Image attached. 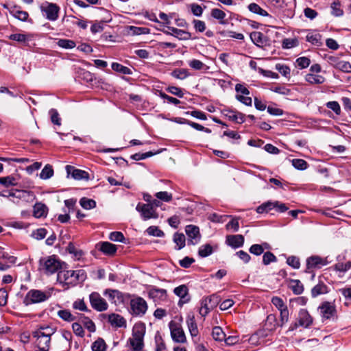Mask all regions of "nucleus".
<instances>
[{
    "label": "nucleus",
    "mask_w": 351,
    "mask_h": 351,
    "mask_svg": "<svg viewBox=\"0 0 351 351\" xmlns=\"http://www.w3.org/2000/svg\"><path fill=\"white\" fill-rule=\"evenodd\" d=\"M86 278L84 270H66L61 269L57 275V281L62 285L64 289H69V286H75L79 282H83Z\"/></svg>",
    "instance_id": "obj_1"
},
{
    "label": "nucleus",
    "mask_w": 351,
    "mask_h": 351,
    "mask_svg": "<svg viewBox=\"0 0 351 351\" xmlns=\"http://www.w3.org/2000/svg\"><path fill=\"white\" fill-rule=\"evenodd\" d=\"M56 332V328L49 326H40L33 332V337L36 339V345L38 351H49L50 348L51 336Z\"/></svg>",
    "instance_id": "obj_2"
},
{
    "label": "nucleus",
    "mask_w": 351,
    "mask_h": 351,
    "mask_svg": "<svg viewBox=\"0 0 351 351\" xmlns=\"http://www.w3.org/2000/svg\"><path fill=\"white\" fill-rule=\"evenodd\" d=\"M64 263H62L56 256L44 257L39 261V269L47 275L58 273Z\"/></svg>",
    "instance_id": "obj_3"
},
{
    "label": "nucleus",
    "mask_w": 351,
    "mask_h": 351,
    "mask_svg": "<svg viewBox=\"0 0 351 351\" xmlns=\"http://www.w3.org/2000/svg\"><path fill=\"white\" fill-rule=\"evenodd\" d=\"M145 328L142 325H135L133 328L132 336L128 339V343L133 351H142L144 343L143 339Z\"/></svg>",
    "instance_id": "obj_4"
},
{
    "label": "nucleus",
    "mask_w": 351,
    "mask_h": 351,
    "mask_svg": "<svg viewBox=\"0 0 351 351\" xmlns=\"http://www.w3.org/2000/svg\"><path fill=\"white\" fill-rule=\"evenodd\" d=\"M51 296V291H43L38 289H31L25 295L23 304L29 306L47 301Z\"/></svg>",
    "instance_id": "obj_5"
},
{
    "label": "nucleus",
    "mask_w": 351,
    "mask_h": 351,
    "mask_svg": "<svg viewBox=\"0 0 351 351\" xmlns=\"http://www.w3.org/2000/svg\"><path fill=\"white\" fill-rule=\"evenodd\" d=\"M130 313L133 316L143 317L147 312L148 306L147 302L141 297L136 296L130 302Z\"/></svg>",
    "instance_id": "obj_6"
},
{
    "label": "nucleus",
    "mask_w": 351,
    "mask_h": 351,
    "mask_svg": "<svg viewBox=\"0 0 351 351\" xmlns=\"http://www.w3.org/2000/svg\"><path fill=\"white\" fill-rule=\"evenodd\" d=\"M8 196L12 197L10 200L15 204H18L19 200L25 202H32L36 199L34 192L25 190H14V191L9 192Z\"/></svg>",
    "instance_id": "obj_7"
},
{
    "label": "nucleus",
    "mask_w": 351,
    "mask_h": 351,
    "mask_svg": "<svg viewBox=\"0 0 351 351\" xmlns=\"http://www.w3.org/2000/svg\"><path fill=\"white\" fill-rule=\"evenodd\" d=\"M219 297L215 294L204 298L201 302L199 314L202 317L206 316L210 310L213 309L219 304Z\"/></svg>",
    "instance_id": "obj_8"
},
{
    "label": "nucleus",
    "mask_w": 351,
    "mask_h": 351,
    "mask_svg": "<svg viewBox=\"0 0 351 351\" xmlns=\"http://www.w3.org/2000/svg\"><path fill=\"white\" fill-rule=\"evenodd\" d=\"M40 8L41 12L49 21H54L58 19L60 8L57 4L45 2Z\"/></svg>",
    "instance_id": "obj_9"
},
{
    "label": "nucleus",
    "mask_w": 351,
    "mask_h": 351,
    "mask_svg": "<svg viewBox=\"0 0 351 351\" xmlns=\"http://www.w3.org/2000/svg\"><path fill=\"white\" fill-rule=\"evenodd\" d=\"M148 296L152 299L156 303H160L165 302L167 299V290L165 289H160L155 286H150L147 291Z\"/></svg>",
    "instance_id": "obj_10"
},
{
    "label": "nucleus",
    "mask_w": 351,
    "mask_h": 351,
    "mask_svg": "<svg viewBox=\"0 0 351 351\" xmlns=\"http://www.w3.org/2000/svg\"><path fill=\"white\" fill-rule=\"evenodd\" d=\"M91 306L97 311L101 312L108 309V305L106 300L97 292L89 295Z\"/></svg>",
    "instance_id": "obj_11"
},
{
    "label": "nucleus",
    "mask_w": 351,
    "mask_h": 351,
    "mask_svg": "<svg viewBox=\"0 0 351 351\" xmlns=\"http://www.w3.org/2000/svg\"><path fill=\"white\" fill-rule=\"evenodd\" d=\"M313 323V318L306 309H301L298 314V323L295 322L291 326L290 330H293L298 326L308 328Z\"/></svg>",
    "instance_id": "obj_12"
},
{
    "label": "nucleus",
    "mask_w": 351,
    "mask_h": 351,
    "mask_svg": "<svg viewBox=\"0 0 351 351\" xmlns=\"http://www.w3.org/2000/svg\"><path fill=\"white\" fill-rule=\"evenodd\" d=\"M136 209L141 213V216L144 220H147L151 218H158V215L153 208V205L138 203Z\"/></svg>",
    "instance_id": "obj_13"
},
{
    "label": "nucleus",
    "mask_w": 351,
    "mask_h": 351,
    "mask_svg": "<svg viewBox=\"0 0 351 351\" xmlns=\"http://www.w3.org/2000/svg\"><path fill=\"white\" fill-rule=\"evenodd\" d=\"M167 29L168 30L165 28L160 29L165 34L173 36L179 40H187L191 39V34L189 32L170 26H167Z\"/></svg>",
    "instance_id": "obj_14"
},
{
    "label": "nucleus",
    "mask_w": 351,
    "mask_h": 351,
    "mask_svg": "<svg viewBox=\"0 0 351 351\" xmlns=\"http://www.w3.org/2000/svg\"><path fill=\"white\" fill-rule=\"evenodd\" d=\"M185 232L189 237L188 245L197 244L201 238L199 229L197 226L194 225H188L185 228Z\"/></svg>",
    "instance_id": "obj_15"
},
{
    "label": "nucleus",
    "mask_w": 351,
    "mask_h": 351,
    "mask_svg": "<svg viewBox=\"0 0 351 351\" xmlns=\"http://www.w3.org/2000/svg\"><path fill=\"white\" fill-rule=\"evenodd\" d=\"M173 293L180 298V301L178 302L180 306L187 303L190 300V297L189 296V289L185 285H182L176 287L173 290Z\"/></svg>",
    "instance_id": "obj_16"
},
{
    "label": "nucleus",
    "mask_w": 351,
    "mask_h": 351,
    "mask_svg": "<svg viewBox=\"0 0 351 351\" xmlns=\"http://www.w3.org/2000/svg\"><path fill=\"white\" fill-rule=\"evenodd\" d=\"M222 114L228 118L229 120L237 123H242L245 121V114L229 108L222 110Z\"/></svg>",
    "instance_id": "obj_17"
},
{
    "label": "nucleus",
    "mask_w": 351,
    "mask_h": 351,
    "mask_svg": "<svg viewBox=\"0 0 351 351\" xmlns=\"http://www.w3.org/2000/svg\"><path fill=\"white\" fill-rule=\"evenodd\" d=\"M320 313L324 319L332 317L336 313L335 306L329 302H324L319 306Z\"/></svg>",
    "instance_id": "obj_18"
},
{
    "label": "nucleus",
    "mask_w": 351,
    "mask_h": 351,
    "mask_svg": "<svg viewBox=\"0 0 351 351\" xmlns=\"http://www.w3.org/2000/svg\"><path fill=\"white\" fill-rule=\"evenodd\" d=\"M326 264L327 261L325 259L317 256H311L306 260L307 269H310L311 268H321Z\"/></svg>",
    "instance_id": "obj_19"
},
{
    "label": "nucleus",
    "mask_w": 351,
    "mask_h": 351,
    "mask_svg": "<svg viewBox=\"0 0 351 351\" xmlns=\"http://www.w3.org/2000/svg\"><path fill=\"white\" fill-rule=\"evenodd\" d=\"M226 243L233 248L242 247L244 243V237L241 234L228 235Z\"/></svg>",
    "instance_id": "obj_20"
},
{
    "label": "nucleus",
    "mask_w": 351,
    "mask_h": 351,
    "mask_svg": "<svg viewBox=\"0 0 351 351\" xmlns=\"http://www.w3.org/2000/svg\"><path fill=\"white\" fill-rule=\"evenodd\" d=\"M108 322L110 323V324L112 326L115 327H126V321L125 318L115 313H112L108 315Z\"/></svg>",
    "instance_id": "obj_21"
},
{
    "label": "nucleus",
    "mask_w": 351,
    "mask_h": 351,
    "mask_svg": "<svg viewBox=\"0 0 351 351\" xmlns=\"http://www.w3.org/2000/svg\"><path fill=\"white\" fill-rule=\"evenodd\" d=\"M66 169L68 173H71L72 178H73L75 180H88V173L83 170L74 169L73 167H71V166L67 165Z\"/></svg>",
    "instance_id": "obj_22"
},
{
    "label": "nucleus",
    "mask_w": 351,
    "mask_h": 351,
    "mask_svg": "<svg viewBox=\"0 0 351 351\" xmlns=\"http://www.w3.org/2000/svg\"><path fill=\"white\" fill-rule=\"evenodd\" d=\"M171 335L173 340L176 342L184 343L186 341V337L181 327L171 328Z\"/></svg>",
    "instance_id": "obj_23"
},
{
    "label": "nucleus",
    "mask_w": 351,
    "mask_h": 351,
    "mask_svg": "<svg viewBox=\"0 0 351 351\" xmlns=\"http://www.w3.org/2000/svg\"><path fill=\"white\" fill-rule=\"evenodd\" d=\"M186 324L189 330L192 337H197L199 332L197 326L195 319V316L192 314H189L186 317Z\"/></svg>",
    "instance_id": "obj_24"
},
{
    "label": "nucleus",
    "mask_w": 351,
    "mask_h": 351,
    "mask_svg": "<svg viewBox=\"0 0 351 351\" xmlns=\"http://www.w3.org/2000/svg\"><path fill=\"white\" fill-rule=\"evenodd\" d=\"M99 250L106 255H113L117 252L115 245L109 242H101L99 243Z\"/></svg>",
    "instance_id": "obj_25"
},
{
    "label": "nucleus",
    "mask_w": 351,
    "mask_h": 351,
    "mask_svg": "<svg viewBox=\"0 0 351 351\" xmlns=\"http://www.w3.org/2000/svg\"><path fill=\"white\" fill-rule=\"evenodd\" d=\"M305 80L311 84H322L325 82V77L315 73H308L305 75Z\"/></svg>",
    "instance_id": "obj_26"
},
{
    "label": "nucleus",
    "mask_w": 351,
    "mask_h": 351,
    "mask_svg": "<svg viewBox=\"0 0 351 351\" xmlns=\"http://www.w3.org/2000/svg\"><path fill=\"white\" fill-rule=\"evenodd\" d=\"M253 43L258 47H263L265 44V39L263 33L260 32H253L250 35Z\"/></svg>",
    "instance_id": "obj_27"
},
{
    "label": "nucleus",
    "mask_w": 351,
    "mask_h": 351,
    "mask_svg": "<svg viewBox=\"0 0 351 351\" xmlns=\"http://www.w3.org/2000/svg\"><path fill=\"white\" fill-rule=\"evenodd\" d=\"M328 292V287L323 282H319L311 289V295L316 298L319 295L325 294Z\"/></svg>",
    "instance_id": "obj_28"
},
{
    "label": "nucleus",
    "mask_w": 351,
    "mask_h": 351,
    "mask_svg": "<svg viewBox=\"0 0 351 351\" xmlns=\"http://www.w3.org/2000/svg\"><path fill=\"white\" fill-rule=\"evenodd\" d=\"M47 207L42 203H36L34 206V216L40 218L47 215Z\"/></svg>",
    "instance_id": "obj_29"
},
{
    "label": "nucleus",
    "mask_w": 351,
    "mask_h": 351,
    "mask_svg": "<svg viewBox=\"0 0 351 351\" xmlns=\"http://www.w3.org/2000/svg\"><path fill=\"white\" fill-rule=\"evenodd\" d=\"M306 40L313 45H322V36L317 32H310L306 35Z\"/></svg>",
    "instance_id": "obj_30"
},
{
    "label": "nucleus",
    "mask_w": 351,
    "mask_h": 351,
    "mask_svg": "<svg viewBox=\"0 0 351 351\" xmlns=\"http://www.w3.org/2000/svg\"><path fill=\"white\" fill-rule=\"evenodd\" d=\"M276 205V203H275V202H269H269H265L257 207L256 212L258 213H268L271 210L275 208Z\"/></svg>",
    "instance_id": "obj_31"
},
{
    "label": "nucleus",
    "mask_w": 351,
    "mask_h": 351,
    "mask_svg": "<svg viewBox=\"0 0 351 351\" xmlns=\"http://www.w3.org/2000/svg\"><path fill=\"white\" fill-rule=\"evenodd\" d=\"M289 287L296 295L301 294L304 291L303 285L299 280H291Z\"/></svg>",
    "instance_id": "obj_32"
},
{
    "label": "nucleus",
    "mask_w": 351,
    "mask_h": 351,
    "mask_svg": "<svg viewBox=\"0 0 351 351\" xmlns=\"http://www.w3.org/2000/svg\"><path fill=\"white\" fill-rule=\"evenodd\" d=\"M173 241L178 246L177 250H181L185 246V236L182 233L176 232L173 235Z\"/></svg>",
    "instance_id": "obj_33"
},
{
    "label": "nucleus",
    "mask_w": 351,
    "mask_h": 351,
    "mask_svg": "<svg viewBox=\"0 0 351 351\" xmlns=\"http://www.w3.org/2000/svg\"><path fill=\"white\" fill-rule=\"evenodd\" d=\"M248 9L250 12L263 16H267L269 15L266 10L261 8L257 3H250L248 5Z\"/></svg>",
    "instance_id": "obj_34"
},
{
    "label": "nucleus",
    "mask_w": 351,
    "mask_h": 351,
    "mask_svg": "<svg viewBox=\"0 0 351 351\" xmlns=\"http://www.w3.org/2000/svg\"><path fill=\"white\" fill-rule=\"evenodd\" d=\"M57 315L62 319L71 322L75 319V317L67 309L60 310L58 311Z\"/></svg>",
    "instance_id": "obj_35"
},
{
    "label": "nucleus",
    "mask_w": 351,
    "mask_h": 351,
    "mask_svg": "<svg viewBox=\"0 0 351 351\" xmlns=\"http://www.w3.org/2000/svg\"><path fill=\"white\" fill-rule=\"evenodd\" d=\"M0 184L5 187L16 186L17 184V179L12 176L0 178Z\"/></svg>",
    "instance_id": "obj_36"
},
{
    "label": "nucleus",
    "mask_w": 351,
    "mask_h": 351,
    "mask_svg": "<svg viewBox=\"0 0 351 351\" xmlns=\"http://www.w3.org/2000/svg\"><path fill=\"white\" fill-rule=\"evenodd\" d=\"M212 17H213L215 19L219 20V23L221 24H226V22L223 21L224 18L226 17V13L222 11L221 10H219L218 8H214L211 10L210 13Z\"/></svg>",
    "instance_id": "obj_37"
},
{
    "label": "nucleus",
    "mask_w": 351,
    "mask_h": 351,
    "mask_svg": "<svg viewBox=\"0 0 351 351\" xmlns=\"http://www.w3.org/2000/svg\"><path fill=\"white\" fill-rule=\"evenodd\" d=\"M111 66L114 71L119 72L123 74L131 75L132 73L130 68L125 66L117 62H113Z\"/></svg>",
    "instance_id": "obj_38"
},
{
    "label": "nucleus",
    "mask_w": 351,
    "mask_h": 351,
    "mask_svg": "<svg viewBox=\"0 0 351 351\" xmlns=\"http://www.w3.org/2000/svg\"><path fill=\"white\" fill-rule=\"evenodd\" d=\"M212 336L215 341H223L226 337V335L221 327L215 326L213 328Z\"/></svg>",
    "instance_id": "obj_39"
},
{
    "label": "nucleus",
    "mask_w": 351,
    "mask_h": 351,
    "mask_svg": "<svg viewBox=\"0 0 351 351\" xmlns=\"http://www.w3.org/2000/svg\"><path fill=\"white\" fill-rule=\"evenodd\" d=\"M91 348L93 351H106V344L103 339L99 338L92 344Z\"/></svg>",
    "instance_id": "obj_40"
},
{
    "label": "nucleus",
    "mask_w": 351,
    "mask_h": 351,
    "mask_svg": "<svg viewBox=\"0 0 351 351\" xmlns=\"http://www.w3.org/2000/svg\"><path fill=\"white\" fill-rule=\"evenodd\" d=\"M171 76L179 80H184L189 76V73L186 69H177L173 70L171 73Z\"/></svg>",
    "instance_id": "obj_41"
},
{
    "label": "nucleus",
    "mask_w": 351,
    "mask_h": 351,
    "mask_svg": "<svg viewBox=\"0 0 351 351\" xmlns=\"http://www.w3.org/2000/svg\"><path fill=\"white\" fill-rule=\"evenodd\" d=\"M213 253V247L210 244H205L199 247L198 254L201 257H206Z\"/></svg>",
    "instance_id": "obj_42"
},
{
    "label": "nucleus",
    "mask_w": 351,
    "mask_h": 351,
    "mask_svg": "<svg viewBox=\"0 0 351 351\" xmlns=\"http://www.w3.org/2000/svg\"><path fill=\"white\" fill-rule=\"evenodd\" d=\"M53 175V170L52 167L49 165H47L41 171L40 177L41 179L46 180L50 178Z\"/></svg>",
    "instance_id": "obj_43"
},
{
    "label": "nucleus",
    "mask_w": 351,
    "mask_h": 351,
    "mask_svg": "<svg viewBox=\"0 0 351 351\" xmlns=\"http://www.w3.org/2000/svg\"><path fill=\"white\" fill-rule=\"evenodd\" d=\"M146 232L149 235L157 237H162L165 235L163 231H162L160 229H159L158 227L154 226H149L146 230Z\"/></svg>",
    "instance_id": "obj_44"
},
{
    "label": "nucleus",
    "mask_w": 351,
    "mask_h": 351,
    "mask_svg": "<svg viewBox=\"0 0 351 351\" xmlns=\"http://www.w3.org/2000/svg\"><path fill=\"white\" fill-rule=\"evenodd\" d=\"M81 206L85 209H91L96 206V202L93 199L83 197L80 199Z\"/></svg>",
    "instance_id": "obj_45"
},
{
    "label": "nucleus",
    "mask_w": 351,
    "mask_h": 351,
    "mask_svg": "<svg viewBox=\"0 0 351 351\" xmlns=\"http://www.w3.org/2000/svg\"><path fill=\"white\" fill-rule=\"evenodd\" d=\"M341 3L339 1H335L331 4L332 14L335 16H341L343 14V10L340 8Z\"/></svg>",
    "instance_id": "obj_46"
},
{
    "label": "nucleus",
    "mask_w": 351,
    "mask_h": 351,
    "mask_svg": "<svg viewBox=\"0 0 351 351\" xmlns=\"http://www.w3.org/2000/svg\"><path fill=\"white\" fill-rule=\"evenodd\" d=\"M58 45L64 49H73L75 47V43L71 40L60 39L58 41Z\"/></svg>",
    "instance_id": "obj_47"
},
{
    "label": "nucleus",
    "mask_w": 351,
    "mask_h": 351,
    "mask_svg": "<svg viewBox=\"0 0 351 351\" xmlns=\"http://www.w3.org/2000/svg\"><path fill=\"white\" fill-rule=\"evenodd\" d=\"M292 165L297 169L304 170L307 168L308 164L303 159H293L291 160Z\"/></svg>",
    "instance_id": "obj_48"
},
{
    "label": "nucleus",
    "mask_w": 351,
    "mask_h": 351,
    "mask_svg": "<svg viewBox=\"0 0 351 351\" xmlns=\"http://www.w3.org/2000/svg\"><path fill=\"white\" fill-rule=\"evenodd\" d=\"M335 269L338 271L346 272L351 268V261L346 263H338L334 265Z\"/></svg>",
    "instance_id": "obj_49"
},
{
    "label": "nucleus",
    "mask_w": 351,
    "mask_h": 351,
    "mask_svg": "<svg viewBox=\"0 0 351 351\" xmlns=\"http://www.w3.org/2000/svg\"><path fill=\"white\" fill-rule=\"evenodd\" d=\"M276 261L277 258L275 255L270 252H267L263 254V263L265 265H267L272 262H276Z\"/></svg>",
    "instance_id": "obj_50"
},
{
    "label": "nucleus",
    "mask_w": 351,
    "mask_h": 351,
    "mask_svg": "<svg viewBox=\"0 0 351 351\" xmlns=\"http://www.w3.org/2000/svg\"><path fill=\"white\" fill-rule=\"evenodd\" d=\"M337 69L347 73H351V64L348 61L341 60Z\"/></svg>",
    "instance_id": "obj_51"
},
{
    "label": "nucleus",
    "mask_w": 351,
    "mask_h": 351,
    "mask_svg": "<svg viewBox=\"0 0 351 351\" xmlns=\"http://www.w3.org/2000/svg\"><path fill=\"white\" fill-rule=\"evenodd\" d=\"M310 63V59L306 57H300L296 60V64L301 69L307 68Z\"/></svg>",
    "instance_id": "obj_52"
},
{
    "label": "nucleus",
    "mask_w": 351,
    "mask_h": 351,
    "mask_svg": "<svg viewBox=\"0 0 351 351\" xmlns=\"http://www.w3.org/2000/svg\"><path fill=\"white\" fill-rule=\"evenodd\" d=\"M73 308L76 310L81 311H88V308L84 301V300L78 299L75 300L73 304Z\"/></svg>",
    "instance_id": "obj_53"
},
{
    "label": "nucleus",
    "mask_w": 351,
    "mask_h": 351,
    "mask_svg": "<svg viewBox=\"0 0 351 351\" xmlns=\"http://www.w3.org/2000/svg\"><path fill=\"white\" fill-rule=\"evenodd\" d=\"M50 116H51V122L57 125H60V118L59 117V114L58 111L56 109H51L49 112Z\"/></svg>",
    "instance_id": "obj_54"
},
{
    "label": "nucleus",
    "mask_w": 351,
    "mask_h": 351,
    "mask_svg": "<svg viewBox=\"0 0 351 351\" xmlns=\"http://www.w3.org/2000/svg\"><path fill=\"white\" fill-rule=\"evenodd\" d=\"M47 235V230L45 228H38L32 233V237L37 240L44 239Z\"/></svg>",
    "instance_id": "obj_55"
},
{
    "label": "nucleus",
    "mask_w": 351,
    "mask_h": 351,
    "mask_svg": "<svg viewBox=\"0 0 351 351\" xmlns=\"http://www.w3.org/2000/svg\"><path fill=\"white\" fill-rule=\"evenodd\" d=\"M298 40L295 38H285L282 41V47L284 49H291L298 45Z\"/></svg>",
    "instance_id": "obj_56"
},
{
    "label": "nucleus",
    "mask_w": 351,
    "mask_h": 351,
    "mask_svg": "<svg viewBox=\"0 0 351 351\" xmlns=\"http://www.w3.org/2000/svg\"><path fill=\"white\" fill-rule=\"evenodd\" d=\"M154 154H155V153H153L152 152H145V153H143V154L136 153V154L132 155L131 158L134 160H141L145 159L148 157H151V156H154Z\"/></svg>",
    "instance_id": "obj_57"
},
{
    "label": "nucleus",
    "mask_w": 351,
    "mask_h": 351,
    "mask_svg": "<svg viewBox=\"0 0 351 351\" xmlns=\"http://www.w3.org/2000/svg\"><path fill=\"white\" fill-rule=\"evenodd\" d=\"M287 263L294 269H299L300 266L299 258L294 256L288 257L287 259Z\"/></svg>",
    "instance_id": "obj_58"
},
{
    "label": "nucleus",
    "mask_w": 351,
    "mask_h": 351,
    "mask_svg": "<svg viewBox=\"0 0 351 351\" xmlns=\"http://www.w3.org/2000/svg\"><path fill=\"white\" fill-rule=\"evenodd\" d=\"M271 302L279 311L287 307L283 300L277 296L272 298Z\"/></svg>",
    "instance_id": "obj_59"
},
{
    "label": "nucleus",
    "mask_w": 351,
    "mask_h": 351,
    "mask_svg": "<svg viewBox=\"0 0 351 351\" xmlns=\"http://www.w3.org/2000/svg\"><path fill=\"white\" fill-rule=\"evenodd\" d=\"M156 197L164 202H168L172 199V195L167 191H161L156 193Z\"/></svg>",
    "instance_id": "obj_60"
},
{
    "label": "nucleus",
    "mask_w": 351,
    "mask_h": 351,
    "mask_svg": "<svg viewBox=\"0 0 351 351\" xmlns=\"http://www.w3.org/2000/svg\"><path fill=\"white\" fill-rule=\"evenodd\" d=\"M109 239L112 241L124 242L125 237L121 232H112L110 234Z\"/></svg>",
    "instance_id": "obj_61"
},
{
    "label": "nucleus",
    "mask_w": 351,
    "mask_h": 351,
    "mask_svg": "<svg viewBox=\"0 0 351 351\" xmlns=\"http://www.w3.org/2000/svg\"><path fill=\"white\" fill-rule=\"evenodd\" d=\"M72 329L73 332L80 337H83L84 336V330L81 324L79 323L75 322L72 324Z\"/></svg>",
    "instance_id": "obj_62"
},
{
    "label": "nucleus",
    "mask_w": 351,
    "mask_h": 351,
    "mask_svg": "<svg viewBox=\"0 0 351 351\" xmlns=\"http://www.w3.org/2000/svg\"><path fill=\"white\" fill-rule=\"evenodd\" d=\"M276 69L285 77H287L290 74V69L285 64H277L276 65Z\"/></svg>",
    "instance_id": "obj_63"
},
{
    "label": "nucleus",
    "mask_w": 351,
    "mask_h": 351,
    "mask_svg": "<svg viewBox=\"0 0 351 351\" xmlns=\"http://www.w3.org/2000/svg\"><path fill=\"white\" fill-rule=\"evenodd\" d=\"M226 227L227 229H232L234 232H237L239 228V219L233 218L226 224Z\"/></svg>",
    "instance_id": "obj_64"
}]
</instances>
